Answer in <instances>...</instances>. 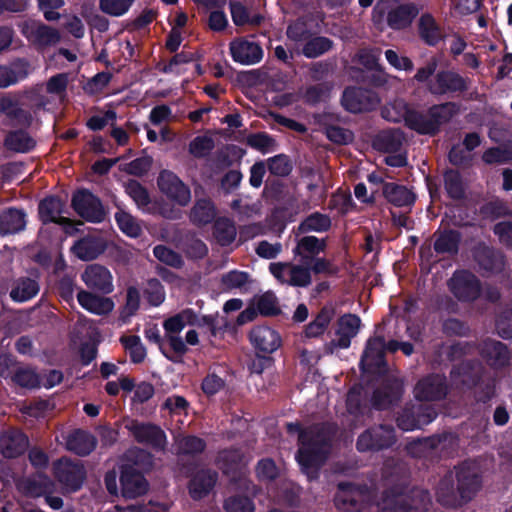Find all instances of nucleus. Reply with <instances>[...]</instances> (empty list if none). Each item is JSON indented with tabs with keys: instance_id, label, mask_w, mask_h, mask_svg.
Returning a JSON list of instances; mask_svg holds the SVG:
<instances>
[{
	"instance_id": "f257e3e1",
	"label": "nucleus",
	"mask_w": 512,
	"mask_h": 512,
	"mask_svg": "<svg viewBox=\"0 0 512 512\" xmlns=\"http://www.w3.org/2000/svg\"><path fill=\"white\" fill-rule=\"evenodd\" d=\"M287 429L290 433L299 432V450L296 459L308 478H315L328 452L329 438L326 432L319 426L300 431L296 423H288Z\"/></svg>"
},
{
	"instance_id": "f03ea898",
	"label": "nucleus",
	"mask_w": 512,
	"mask_h": 512,
	"mask_svg": "<svg viewBox=\"0 0 512 512\" xmlns=\"http://www.w3.org/2000/svg\"><path fill=\"white\" fill-rule=\"evenodd\" d=\"M431 499L423 490L411 494H387L377 503L378 512H426Z\"/></svg>"
},
{
	"instance_id": "7ed1b4c3",
	"label": "nucleus",
	"mask_w": 512,
	"mask_h": 512,
	"mask_svg": "<svg viewBox=\"0 0 512 512\" xmlns=\"http://www.w3.org/2000/svg\"><path fill=\"white\" fill-rule=\"evenodd\" d=\"M335 506L344 512H361L372 503L369 489L350 483H339L334 498Z\"/></svg>"
},
{
	"instance_id": "20e7f679",
	"label": "nucleus",
	"mask_w": 512,
	"mask_h": 512,
	"mask_svg": "<svg viewBox=\"0 0 512 512\" xmlns=\"http://www.w3.org/2000/svg\"><path fill=\"white\" fill-rule=\"evenodd\" d=\"M186 325H196L202 330H205L207 327L212 336H216L217 334V326L213 317L204 316L201 319H198L192 309H185L178 314L167 318L163 322V328L165 331L164 336L180 335ZM202 333H205V331H202Z\"/></svg>"
},
{
	"instance_id": "39448f33",
	"label": "nucleus",
	"mask_w": 512,
	"mask_h": 512,
	"mask_svg": "<svg viewBox=\"0 0 512 512\" xmlns=\"http://www.w3.org/2000/svg\"><path fill=\"white\" fill-rule=\"evenodd\" d=\"M269 271L282 284L306 287L311 283V270L303 265L275 262L269 265Z\"/></svg>"
},
{
	"instance_id": "423d86ee",
	"label": "nucleus",
	"mask_w": 512,
	"mask_h": 512,
	"mask_svg": "<svg viewBox=\"0 0 512 512\" xmlns=\"http://www.w3.org/2000/svg\"><path fill=\"white\" fill-rule=\"evenodd\" d=\"M457 491L462 503L471 500L481 487L480 469L475 462L462 463L455 472Z\"/></svg>"
},
{
	"instance_id": "0eeeda50",
	"label": "nucleus",
	"mask_w": 512,
	"mask_h": 512,
	"mask_svg": "<svg viewBox=\"0 0 512 512\" xmlns=\"http://www.w3.org/2000/svg\"><path fill=\"white\" fill-rule=\"evenodd\" d=\"M124 427L139 443L148 444L159 450L164 449L166 446V435L164 431L156 425L127 419L124 421Z\"/></svg>"
},
{
	"instance_id": "6e6552de",
	"label": "nucleus",
	"mask_w": 512,
	"mask_h": 512,
	"mask_svg": "<svg viewBox=\"0 0 512 512\" xmlns=\"http://www.w3.org/2000/svg\"><path fill=\"white\" fill-rule=\"evenodd\" d=\"M157 183L160 191L176 204L186 206L190 202V189L173 172L168 170L160 172Z\"/></svg>"
},
{
	"instance_id": "1a4fd4ad",
	"label": "nucleus",
	"mask_w": 512,
	"mask_h": 512,
	"mask_svg": "<svg viewBox=\"0 0 512 512\" xmlns=\"http://www.w3.org/2000/svg\"><path fill=\"white\" fill-rule=\"evenodd\" d=\"M395 442L394 430L389 426L379 425L363 432L357 440V449L361 452L379 450Z\"/></svg>"
},
{
	"instance_id": "9d476101",
	"label": "nucleus",
	"mask_w": 512,
	"mask_h": 512,
	"mask_svg": "<svg viewBox=\"0 0 512 512\" xmlns=\"http://www.w3.org/2000/svg\"><path fill=\"white\" fill-rule=\"evenodd\" d=\"M437 413L431 406L423 404L406 407L397 418L398 426L405 431L419 429L432 422Z\"/></svg>"
},
{
	"instance_id": "9b49d317",
	"label": "nucleus",
	"mask_w": 512,
	"mask_h": 512,
	"mask_svg": "<svg viewBox=\"0 0 512 512\" xmlns=\"http://www.w3.org/2000/svg\"><path fill=\"white\" fill-rule=\"evenodd\" d=\"M360 318L353 314H345L339 318L335 330V337L327 345L330 353L335 349H346L351 344V339L357 335L360 329Z\"/></svg>"
},
{
	"instance_id": "f8f14e48",
	"label": "nucleus",
	"mask_w": 512,
	"mask_h": 512,
	"mask_svg": "<svg viewBox=\"0 0 512 512\" xmlns=\"http://www.w3.org/2000/svg\"><path fill=\"white\" fill-rule=\"evenodd\" d=\"M23 35L39 48L55 46L61 40L58 29L35 21L25 22L22 26Z\"/></svg>"
},
{
	"instance_id": "ddd939ff",
	"label": "nucleus",
	"mask_w": 512,
	"mask_h": 512,
	"mask_svg": "<svg viewBox=\"0 0 512 512\" xmlns=\"http://www.w3.org/2000/svg\"><path fill=\"white\" fill-rule=\"evenodd\" d=\"M75 211L90 222H101L105 212L100 200L87 190L78 191L72 199Z\"/></svg>"
},
{
	"instance_id": "4468645a",
	"label": "nucleus",
	"mask_w": 512,
	"mask_h": 512,
	"mask_svg": "<svg viewBox=\"0 0 512 512\" xmlns=\"http://www.w3.org/2000/svg\"><path fill=\"white\" fill-rule=\"evenodd\" d=\"M449 288L461 301H473L480 294L478 279L468 271L455 272L449 280Z\"/></svg>"
},
{
	"instance_id": "2eb2a0df",
	"label": "nucleus",
	"mask_w": 512,
	"mask_h": 512,
	"mask_svg": "<svg viewBox=\"0 0 512 512\" xmlns=\"http://www.w3.org/2000/svg\"><path fill=\"white\" fill-rule=\"evenodd\" d=\"M342 104L348 111L358 113L374 108L378 104V98L372 91L348 88L343 93Z\"/></svg>"
},
{
	"instance_id": "dca6fc26",
	"label": "nucleus",
	"mask_w": 512,
	"mask_h": 512,
	"mask_svg": "<svg viewBox=\"0 0 512 512\" xmlns=\"http://www.w3.org/2000/svg\"><path fill=\"white\" fill-rule=\"evenodd\" d=\"M81 279L85 285L92 290L104 294L113 291V277L110 271L104 266L98 264L88 265L82 273Z\"/></svg>"
},
{
	"instance_id": "f3484780",
	"label": "nucleus",
	"mask_w": 512,
	"mask_h": 512,
	"mask_svg": "<svg viewBox=\"0 0 512 512\" xmlns=\"http://www.w3.org/2000/svg\"><path fill=\"white\" fill-rule=\"evenodd\" d=\"M55 477L70 490L80 488L84 479L83 467L68 459H60L54 464Z\"/></svg>"
},
{
	"instance_id": "a211bd4d",
	"label": "nucleus",
	"mask_w": 512,
	"mask_h": 512,
	"mask_svg": "<svg viewBox=\"0 0 512 512\" xmlns=\"http://www.w3.org/2000/svg\"><path fill=\"white\" fill-rule=\"evenodd\" d=\"M230 53L235 62L243 65L258 63L263 56V50L256 42L245 39L232 41Z\"/></svg>"
},
{
	"instance_id": "6ab92c4d",
	"label": "nucleus",
	"mask_w": 512,
	"mask_h": 512,
	"mask_svg": "<svg viewBox=\"0 0 512 512\" xmlns=\"http://www.w3.org/2000/svg\"><path fill=\"white\" fill-rule=\"evenodd\" d=\"M250 341L260 352L272 353L281 346L279 333L269 326H256L250 332Z\"/></svg>"
},
{
	"instance_id": "aec40b11",
	"label": "nucleus",
	"mask_w": 512,
	"mask_h": 512,
	"mask_svg": "<svg viewBox=\"0 0 512 512\" xmlns=\"http://www.w3.org/2000/svg\"><path fill=\"white\" fill-rule=\"evenodd\" d=\"M446 394L444 378L440 375H432L420 380L414 389V395L420 401H434L441 399Z\"/></svg>"
},
{
	"instance_id": "412c9836",
	"label": "nucleus",
	"mask_w": 512,
	"mask_h": 512,
	"mask_svg": "<svg viewBox=\"0 0 512 512\" xmlns=\"http://www.w3.org/2000/svg\"><path fill=\"white\" fill-rule=\"evenodd\" d=\"M16 486L22 494L29 497H40L53 490V482L41 473L19 479Z\"/></svg>"
},
{
	"instance_id": "4be33fe9",
	"label": "nucleus",
	"mask_w": 512,
	"mask_h": 512,
	"mask_svg": "<svg viewBox=\"0 0 512 512\" xmlns=\"http://www.w3.org/2000/svg\"><path fill=\"white\" fill-rule=\"evenodd\" d=\"M122 495L135 498L147 491V482L136 468L124 467L121 473Z\"/></svg>"
},
{
	"instance_id": "5701e85b",
	"label": "nucleus",
	"mask_w": 512,
	"mask_h": 512,
	"mask_svg": "<svg viewBox=\"0 0 512 512\" xmlns=\"http://www.w3.org/2000/svg\"><path fill=\"white\" fill-rule=\"evenodd\" d=\"M385 340L383 337H374L367 343L361 359L364 371L379 369L384 365Z\"/></svg>"
},
{
	"instance_id": "b1692460",
	"label": "nucleus",
	"mask_w": 512,
	"mask_h": 512,
	"mask_svg": "<svg viewBox=\"0 0 512 512\" xmlns=\"http://www.w3.org/2000/svg\"><path fill=\"white\" fill-rule=\"evenodd\" d=\"M456 477L455 473H447L439 482L436 488L437 500L444 506L456 507L462 504L459 493L457 491V485H455Z\"/></svg>"
},
{
	"instance_id": "393cba45",
	"label": "nucleus",
	"mask_w": 512,
	"mask_h": 512,
	"mask_svg": "<svg viewBox=\"0 0 512 512\" xmlns=\"http://www.w3.org/2000/svg\"><path fill=\"white\" fill-rule=\"evenodd\" d=\"M77 300L82 308L96 315H105L114 309V302L107 297L95 295L86 290L77 293Z\"/></svg>"
},
{
	"instance_id": "a878e982",
	"label": "nucleus",
	"mask_w": 512,
	"mask_h": 512,
	"mask_svg": "<svg viewBox=\"0 0 512 512\" xmlns=\"http://www.w3.org/2000/svg\"><path fill=\"white\" fill-rule=\"evenodd\" d=\"M28 447L27 437L20 431H7L0 437V453L7 458L17 457Z\"/></svg>"
},
{
	"instance_id": "bb28decb",
	"label": "nucleus",
	"mask_w": 512,
	"mask_h": 512,
	"mask_svg": "<svg viewBox=\"0 0 512 512\" xmlns=\"http://www.w3.org/2000/svg\"><path fill=\"white\" fill-rule=\"evenodd\" d=\"M467 88L466 81L456 73L442 72L430 85V91L434 94L462 91Z\"/></svg>"
},
{
	"instance_id": "cd10ccee",
	"label": "nucleus",
	"mask_w": 512,
	"mask_h": 512,
	"mask_svg": "<svg viewBox=\"0 0 512 512\" xmlns=\"http://www.w3.org/2000/svg\"><path fill=\"white\" fill-rule=\"evenodd\" d=\"M402 392V383L399 380H393L374 392L372 403L378 409L387 408L400 399Z\"/></svg>"
},
{
	"instance_id": "c85d7f7f",
	"label": "nucleus",
	"mask_w": 512,
	"mask_h": 512,
	"mask_svg": "<svg viewBox=\"0 0 512 512\" xmlns=\"http://www.w3.org/2000/svg\"><path fill=\"white\" fill-rule=\"evenodd\" d=\"M105 249L104 241L97 237H85L74 244L73 253L81 260L97 258Z\"/></svg>"
},
{
	"instance_id": "c756f323",
	"label": "nucleus",
	"mask_w": 512,
	"mask_h": 512,
	"mask_svg": "<svg viewBox=\"0 0 512 512\" xmlns=\"http://www.w3.org/2000/svg\"><path fill=\"white\" fill-rule=\"evenodd\" d=\"M418 31L421 39L431 46L437 44L443 37L440 25L430 13H423L420 16Z\"/></svg>"
},
{
	"instance_id": "7c9ffc66",
	"label": "nucleus",
	"mask_w": 512,
	"mask_h": 512,
	"mask_svg": "<svg viewBox=\"0 0 512 512\" xmlns=\"http://www.w3.org/2000/svg\"><path fill=\"white\" fill-rule=\"evenodd\" d=\"M217 474L210 470H201L192 478L189 486L190 494L194 499L206 496L214 487Z\"/></svg>"
},
{
	"instance_id": "2f4dec72",
	"label": "nucleus",
	"mask_w": 512,
	"mask_h": 512,
	"mask_svg": "<svg viewBox=\"0 0 512 512\" xmlns=\"http://www.w3.org/2000/svg\"><path fill=\"white\" fill-rule=\"evenodd\" d=\"M418 8L413 4L400 5L389 11L388 25L396 30L408 27L418 14Z\"/></svg>"
},
{
	"instance_id": "473e14b6",
	"label": "nucleus",
	"mask_w": 512,
	"mask_h": 512,
	"mask_svg": "<svg viewBox=\"0 0 512 512\" xmlns=\"http://www.w3.org/2000/svg\"><path fill=\"white\" fill-rule=\"evenodd\" d=\"M63 203L59 198L50 197L44 199L39 205V215L44 223L55 222L65 225L69 220L61 216Z\"/></svg>"
},
{
	"instance_id": "72a5a7b5",
	"label": "nucleus",
	"mask_w": 512,
	"mask_h": 512,
	"mask_svg": "<svg viewBox=\"0 0 512 512\" xmlns=\"http://www.w3.org/2000/svg\"><path fill=\"white\" fill-rule=\"evenodd\" d=\"M66 445L78 455H87L95 448L96 440L90 433L77 430L68 436Z\"/></svg>"
},
{
	"instance_id": "f704fd0d",
	"label": "nucleus",
	"mask_w": 512,
	"mask_h": 512,
	"mask_svg": "<svg viewBox=\"0 0 512 512\" xmlns=\"http://www.w3.org/2000/svg\"><path fill=\"white\" fill-rule=\"evenodd\" d=\"M25 213L17 209H8L0 214V233L14 234L25 228Z\"/></svg>"
},
{
	"instance_id": "c9c22d12",
	"label": "nucleus",
	"mask_w": 512,
	"mask_h": 512,
	"mask_svg": "<svg viewBox=\"0 0 512 512\" xmlns=\"http://www.w3.org/2000/svg\"><path fill=\"white\" fill-rule=\"evenodd\" d=\"M482 354L492 366H503L509 359V353L505 345L495 340L484 342Z\"/></svg>"
},
{
	"instance_id": "e433bc0d",
	"label": "nucleus",
	"mask_w": 512,
	"mask_h": 512,
	"mask_svg": "<svg viewBox=\"0 0 512 512\" xmlns=\"http://www.w3.org/2000/svg\"><path fill=\"white\" fill-rule=\"evenodd\" d=\"M383 193L389 202L400 207L411 205L415 200L414 194L409 189L394 183H386Z\"/></svg>"
},
{
	"instance_id": "4c0bfd02",
	"label": "nucleus",
	"mask_w": 512,
	"mask_h": 512,
	"mask_svg": "<svg viewBox=\"0 0 512 512\" xmlns=\"http://www.w3.org/2000/svg\"><path fill=\"white\" fill-rule=\"evenodd\" d=\"M4 145L8 150L26 153L35 147L36 142L27 132L14 131L6 136Z\"/></svg>"
},
{
	"instance_id": "58836bf2",
	"label": "nucleus",
	"mask_w": 512,
	"mask_h": 512,
	"mask_svg": "<svg viewBox=\"0 0 512 512\" xmlns=\"http://www.w3.org/2000/svg\"><path fill=\"white\" fill-rule=\"evenodd\" d=\"M334 316V311L330 307H324L318 315L311 321L304 330V335L306 338H316L321 336L326 329L328 328L332 318Z\"/></svg>"
},
{
	"instance_id": "ea45409f",
	"label": "nucleus",
	"mask_w": 512,
	"mask_h": 512,
	"mask_svg": "<svg viewBox=\"0 0 512 512\" xmlns=\"http://www.w3.org/2000/svg\"><path fill=\"white\" fill-rule=\"evenodd\" d=\"M326 243L323 239L315 236H305L298 240L293 253L295 256H300L305 259L314 256L324 251Z\"/></svg>"
},
{
	"instance_id": "a19ab883",
	"label": "nucleus",
	"mask_w": 512,
	"mask_h": 512,
	"mask_svg": "<svg viewBox=\"0 0 512 512\" xmlns=\"http://www.w3.org/2000/svg\"><path fill=\"white\" fill-rule=\"evenodd\" d=\"M164 340L169 346V350L163 346V355L174 363H181L183 356L188 352V347L180 335L164 336Z\"/></svg>"
},
{
	"instance_id": "79ce46f5",
	"label": "nucleus",
	"mask_w": 512,
	"mask_h": 512,
	"mask_svg": "<svg viewBox=\"0 0 512 512\" xmlns=\"http://www.w3.org/2000/svg\"><path fill=\"white\" fill-rule=\"evenodd\" d=\"M404 142V135L400 130L392 129L381 132L376 139V146L385 152H397Z\"/></svg>"
},
{
	"instance_id": "37998d69",
	"label": "nucleus",
	"mask_w": 512,
	"mask_h": 512,
	"mask_svg": "<svg viewBox=\"0 0 512 512\" xmlns=\"http://www.w3.org/2000/svg\"><path fill=\"white\" fill-rule=\"evenodd\" d=\"M330 226L331 220L327 215L321 213H313L301 222V224L298 226V231L300 233L324 232L327 231Z\"/></svg>"
},
{
	"instance_id": "c03bdc74",
	"label": "nucleus",
	"mask_w": 512,
	"mask_h": 512,
	"mask_svg": "<svg viewBox=\"0 0 512 512\" xmlns=\"http://www.w3.org/2000/svg\"><path fill=\"white\" fill-rule=\"evenodd\" d=\"M411 110L407 107L403 100H395L382 108V117L391 122L404 121L406 123L407 117L410 115Z\"/></svg>"
},
{
	"instance_id": "a18cd8bd",
	"label": "nucleus",
	"mask_w": 512,
	"mask_h": 512,
	"mask_svg": "<svg viewBox=\"0 0 512 512\" xmlns=\"http://www.w3.org/2000/svg\"><path fill=\"white\" fill-rule=\"evenodd\" d=\"M405 124L410 129H413L420 134L436 133L435 125L432 123L431 118L429 117V112L421 114L415 111H411Z\"/></svg>"
},
{
	"instance_id": "49530a36",
	"label": "nucleus",
	"mask_w": 512,
	"mask_h": 512,
	"mask_svg": "<svg viewBox=\"0 0 512 512\" xmlns=\"http://www.w3.org/2000/svg\"><path fill=\"white\" fill-rule=\"evenodd\" d=\"M215 208L208 199H201L196 202L191 211V220L197 224H207L215 217Z\"/></svg>"
},
{
	"instance_id": "de8ad7c7",
	"label": "nucleus",
	"mask_w": 512,
	"mask_h": 512,
	"mask_svg": "<svg viewBox=\"0 0 512 512\" xmlns=\"http://www.w3.org/2000/svg\"><path fill=\"white\" fill-rule=\"evenodd\" d=\"M234 223L226 218L218 219L214 224V236L221 245H228L236 238Z\"/></svg>"
},
{
	"instance_id": "09e8293b",
	"label": "nucleus",
	"mask_w": 512,
	"mask_h": 512,
	"mask_svg": "<svg viewBox=\"0 0 512 512\" xmlns=\"http://www.w3.org/2000/svg\"><path fill=\"white\" fill-rule=\"evenodd\" d=\"M332 41L326 37H314L310 38L303 45L302 53L307 58H316L326 53L332 48Z\"/></svg>"
},
{
	"instance_id": "8fccbe9b",
	"label": "nucleus",
	"mask_w": 512,
	"mask_h": 512,
	"mask_svg": "<svg viewBox=\"0 0 512 512\" xmlns=\"http://www.w3.org/2000/svg\"><path fill=\"white\" fill-rule=\"evenodd\" d=\"M457 111L458 109L453 103H445L430 108L428 110L429 117L431 118L432 123L435 125V131L437 132L440 126L449 121L450 118L457 113Z\"/></svg>"
},
{
	"instance_id": "3c124183",
	"label": "nucleus",
	"mask_w": 512,
	"mask_h": 512,
	"mask_svg": "<svg viewBox=\"0 0 512 512\" xmlns=\"http://www.w3.org/2000/svg\"><path fill=\"white\" fill-rule=\"evenodd\" d=\"M119 229L129 237L136 238L141 234L140 223L129 213L120 210L115 213Z\"/></svg>"
},
{
	"instance_id": "603ef678",
	"label": "nucleus",
	"mask_w": 512,
	"mask_h": 512,
	"mask_svg": "<svg viewBox=\"0 0 512 512\" xmlns=\"http://www.w3.org/2000/svg\"><path fill=\"white\" fill-rule=\"evenodd\" d=\"M135 0H99L100 10L113 17L125 15L133 6Z\"/></svg>"
},
{
	"instance_id": "864d4df0",
	"label": "nucleus",
	"mask_w": 512,
	"mask_h": 512,
	"mask_svg": "<svg viewBox=\"0 0 512 512\" xmlns=\"http://www.w3.org/2000/svg\"><path fill=\"white\" fill-rule=\"evenodd\" d=\"M39 287L36 281L32 279H24L18 282L17 286L12 289L11 298L17 302H25L33 298L38 293Z\"/></svg>"
},
{
	"instance_id": "5fc2aeb1",
	"label": "nucleus",
	"mask_w": 512,
	"mask_h": 512,
	"mask_svg": "<svg viewBox=\"0 0 512 512\" xmlns=\"http://www.w3.org/2000/svg\"><path fill=\"white\" fill-rule=\"evenodd\" d=\"M177 451L183 454H194L202 452L205 448V443L202 439L195 436H180L175 438Z\"/></svg>"
},
{
	"instance_id": "6e6d98bb",
	"label": "nucleus",
	"mask_w": 512,
	"mask_h": 512,
	"mask_svg": "<svg viewBox=\"0 0 512 512\" xmlns=\"http://www.w3.org/2000/svg\"><path fill=\"white\" fill-rule=\"evenodd\" d=\"M125 191L140 209L147 208L150 203L148 192L137 181H128L125 184Z\"/></svg>"
},
{
	"instance_id": "4d7b16f0",
	"label": "nucleus",
	"mask_w": 512,
	"mask_h": 512,
	"mask_svg": "<svg viewBox=\"0 0 512 512\" xmlns=\"http://www.w3.org/2000/svg\"><path fill=\"white\" fill-rule=\"evenodd\" d=\"M121 341L134 363H139L144 360L146 357V349L138 336L123 337Z\"/></svg>"
},
{
	"instance_id": "13d9d810",
	"label": "nucleus",
	"mask_w": 512,
	"mask_h": 512,
	"mask_svg": "<svg viewBox=\"0 0 512 512\" xmlns=\"http://www.w3.org/2000/svg\"><path fill=\"white\" fill-rule=\"evenodd\" d=\"M459 236L456 232L449 231L441 234L434 243L438 253H454L457 251Z\"/></svg>"
},
{
	"instance_id": "bf43d9fd",
	"label": "nucleus",
	"mask_w": 512,
	"mask_h": 512,
	"mask_svg": "<svg viewBox=\"0 0 512 512\" xmlns=\"http://www.w3.org/2000/svg\"><path fill=\"white\" fill-rule=\"evenodd\" d=\"M444 181L445 188L452 198L459 199L463 196V183L458 172L453 170L446 172L444 175Z\"/></svg>"
},
{
	"instance_id": "052dcab7",
	"label": "nucleus",
	"mask_w": 512,
	"mask_h": 512,
	"mask_svg": "<svg viewBox=\"0 0 512 512\" xmlns=\"http://www.w3.org/2000/svg\"><path fill=\"white\" fill-rule=\"evenodd\" d=\"M226 512H254L255 506L252 500L245 496H233L225 501Z\"/></svg>"
},
{
	"instance_id": "680f3d73",
	"label": "nucleus",
	"mask_w": 512,
	"mask_h": 512,
	"mask_svg": "<svg viewBox=\"0 0 512 512\" xmlns=\"http://www.w3.org/2000/svg\"><path fill=\"white\" fill-rule=\"evenodd\" d=\"M256 309L265 316L277 314L279 307L276 296L270 292L261 295L256 301Z\"/></svg>"
},
{
	"instance_id": "e2e57ef3",
	"label": "nucleus",
	"mask_w": 512,
	"mask_h": 512,
	"mask_svg": "<svg viewBox=\"0 0 512 512\" xmlns=\"http://www.w3.org/2000/svg\"><path fill=\"white\" fill-rule=\"evenodd\" d=\"M268 170L275 176H287L291 170L292 165L285 155H277L268 159Z\"/></svg>"
},
{
	"instance_id": "0e129e2a",
	"label": "nucleus",
	"mask_w": 512,
	"mask_h": 512,
	"mask_svg": "<svg viewBox=\"0 0 512 512\" xmlns=\"http://www.w3.org/2000/svg\"><path fill=\"white\" fill-rule=\"evenodd\" d=\"M68 84L67 74L60 73L52 76L46 84V90L49 94L57 96L59 99H63L66 93Z\"/></svg>"
},
{
	"instance_id": "69168bd1",
	"label": "nucleus",
	"mask_w": 512,
	"mask_h": 512,
	"mask_svg": "<svg viewBox=\"0 0 512 512\" xmlns=\"http://www.w3.org/2000/svg\"><path fill=\"white\" fill-rule=\"evenodd\" d=\"M218 462L224 473H229L231 469L242 464L243 458L237 450H225L219 454Z\"/></svg>"
},
{
	"instance_id": "338daca9",
	"label": "nucleus",
	"mask_w": 512,
	"mask_h": 512,
	"mask_svg": "<svg viewBox=\"0 0 512 512\" xmlns=\"http://www.w3.org/2000/svg\"><path fill=\"white\" fill-rule=\"evenodd\" d=\"M287 37L290 41H293L295 44H305L310 37V31L308 30L304 22L297 21L289 25L287 29Z\"/></svg>"
},
{
	"instance_id": "774afa93",
	"label": "nucleus",
	"mask_w": 512,
	"mask_h": 512,
	"mask_svg": "<svg viewBox=\"0 0 512 512\" xmlns=\"http://www.w3.org/2000/svg\"><path fill=\"white\" fill-rule=\"evenodd\" d=\"M248 281V273L237 270L230 271L222 276V284L228 289L241 288L246 285Z\"/></svg>"
}]
</instances>
